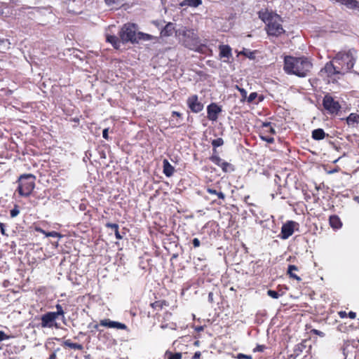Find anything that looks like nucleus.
Segmentation results:
<instances>
[{
  "label": "nucleus",
  "mask_w": 359,
  "mask_h": 359,
  "mask_svg": "<svg viewBox=\"0 0 359 359\" xmlns=\"http://www.w3.org/2000/svg\"><path fill=\"white\" fill-rule=\"evenodd\" d=\"M312 67V62L306 57L285 56L284 58L283 69L288 74L305 77L310 72Z\"/></svg>",
  "instance_id": "nucleus-1"
},
{
  "label": "nucleus",
  "mask_w": 359,
  "mask_h": 359,
  "mask_svg": "<svg viewBox=\"0 0 359 359\" xmlns=\"http://www.w3.org/2000/svg\"><path fill=\"white\" fill-rule=\"evenodd\" d=\"M258 15L265 23V30L269 36L278 37L285 32L279 15L266 9L259 11Z\"/></svg>",
  "instance_id": "nucleus-2"
},
{
  "label": "nucleus",
  "mask_w": 359,
  "mask_h": 359,
  "mask_svg": "<svg viewBox=\"0 0 359 359\" xmlns=\"http://www.w3.org/2000/svg\"><path fill=\"white\" fill-rule=\"evenodd\" d=\"M137 25L135 23L128 22L124 24L119 31L118 36L123 43L128 42L135 44L140 41H151L154 36L142 32H137Z\"/></svg>",
  "instance_id": "nucleus-3"
},
{
  "label": "nucleus",
  "mask_w": 359,
  "mask_h": 359,
  "mask_svg": "<svg viewBox=\"0 0 359 359\" xmlns=\"http://www.w3.org/2000/svg\"><path fill=\"white\" fill-rule=\"evenodd\" d=\"M355 53L354 49L341 50L333 57V62L339 65L344 74L349 72L353 67L355 62Z\"/></svg>",
  "instance_id": "nucleus-4"
},
{
  "label": "nucleus",
  "mask_w": 359,
  "mask_h": 359,
  "mask_svg": "<svg viewBox=\"0 0 359 359\" xmlns=\"http://www.w3.org/2000/svg\"><path fill=\"white\" fill-rule=\"evenodd\" d=\"M179 36L180 41L182 45L189 48H194L195 46L200 42V38L196 30L192 28L184 27L176 32Z\"/></svg>",
  "instance_id": "nucleus-5"
},
{
  "label": "nucleus",
  "mask_w": 359,
  "mask_h": 359,
  "mask_svg": "<svg viewBox=\"0 0 359 359\" xmlns=\"http://www.w3.org/2000/svg\"><path fill=\"white\" fill-rule=\"evenodd\" d=\"M36 177L32 174L21 175L17 181L18 186L16 189L20 196L28 197L35 187Z\"/></svg>",
  "instance_id": "nucleus-6"
},
{
  "label": "nucleus",
  "mask_w": 359,
  "mask_h": 359,
  "mask_svg": "<svg viewBox=\"0 0 359 359\" xmlns=\"http://www.w3.org/2000/svg\"><path fill=\"white\" fill-rule=\"evenodd\" d=\"M323 106L330 114H337L341 109L339 102L335 100L329 93L325 95L323 99Z\"/></svg>",
  "instance_id": "nucleus-7"
},
{
  "label": "nucleus",
  "mask_w": 359,
  "mask_h": 359,
  "mask_svg": "<svg viewBox=\"0 0 359 359\" xmlns=\"http://www.w3.org/2000/svg\"><path fill=\"white\" fill-rule=\"evenodd\" d=\"M276 133L275 129L271 122H264L262 125L260 137L262 140L272 144L274 142V138L272 136Z\"/></svg>",
  "instance_id": "nucleus-8"
},
{
  "label": "nucleus",
  "mask_w": 359,
  "mask_h": 359,
  "mask_svg": "<svg viewBox=\"0 0 359 359\" xmlns=\"http://www.w3.org/2000/svg\"><path fill=\"white\" fill-rule=\"evenodd\" d=\"M187 104L190 111L193 113H200L204 109V104L198 98L197 95H191L187 100Z\"/></svg>",
  "instance_id": "nucleus-9"
},
{
  "label": "nucleus",
  "mask_w": 359,
  "mask_h": 359,
  "mask_svg": "<svg viewBox=\"0 0 359 359\" xmlns=\"http://www.w3.org/2000/svg\"><path fill=\"white\" fill-rule=\"evenodd\" d=\"M57 317L53 312H47L41 317V326L43 328H58V325L55 323Z\"/></svg>",
  "instance_id": "nucleus-10"
},
{
  "label": "nucleus",
  "mask_w": 359,
  "mask_h": 359,
  "mask_svg": "<svg viewBox=\"0 0 359 359\" xmlns=\"http://www.w3.org/2000/svg\"><path fill=\"white\" fill-rule=\"evenodd\" d=\"M296 226H298V224L294 221H287L283 224L281 227L280 238L287 239L293 234Z\"/></svg>",
  "instance_id": "nucleus-11"
},
{
  "label": "nucleus",
  "mask_w": 359,
  "mask_h": 359,
  "mask_svg": "<svg viewBox=\"0 0 359 359\" xmlns=\"http://www.w3.org/2000/svg\"><path fill=\"white\" fill-rule=\"evenodd\" d=\"M321 72L325 73L328 77H331L336 74H344L339 65L337 64L334 65L333 61L327 62L321 69Z\"/></svg>",
  "instance_id": "nucleus-12"
},
{
  "label": "nucleus",
  "mask_w": 359,
  "mask_h": 359,
  "mask_svg": "<svg viewBox=\"0 0 359 359\" xmlns=\"http://www.w3.org/2000/svg\"><path fill=\"white\" fill-rule=\"evenodd\" d=\"M222 111L221 106H219L217 103L212 102L207 107V117L210 121H216Z\"/></svg>",
  "instance_id": "nucleus-13"
},
{
  "label": "nucleus",
  "mask_w": 359,
  "mask_h": 359,
  "mask_svg": "<svg viewBox=\"0 0 359 359\" xmlns=\"http://www.w3.org/2000/svg\"><path fill=\"white\" fill-rule=\"evenodd\" d=\"M99 325L103 327L114 328L117 330H127L128 328L126 324L116 321H112L109 318L100 320Z\"/></svg>",
  "instance_id": "nucleus-14"
},
{
  "label": "nucleus",
  "mask_w": 359,
  "mask_h": 359,
  "mask_svg": "<svg viewBox=\"0 0 359 359\" xmlns=\"http://www.w3.org/2000/svg\"><path fill=\"white\" fill-rule=\"evenodd\" d=\"M219 57L221 58H227L229 59L232 56L231 48L229 45H219Z\"/></svg>",
  "instance_id": "nucleus-15"
},
{
  "label": "nucleus",
  "mask_w": 359,
  "mask_h": 359,
  "mask_svg": "<svg viewBox=\"0 0 359 359\" xmlns=\"http://www.w3.org/2000/svg\"><path fill=\"white\" fill-rule=\"evenodd\" d=\"M175 172L174 167L170 163L168 159L163 161V172L166 177H171Z\"/></svg>",
  "instance_id": "nucleus-16"
},
{
  "label": "nucleus",
  "mask_w": 359,
  "mask_h": 359,
  "mask_svg": "<svg viewBox=\"0 0 359 359\" xmlns=\"http://www.w3.org/2000/svg\"><path fill=\"white\" fill-rule=\"evenodd\" d=\"M329 224L334 229H339L342 226V222L339 216L333 215L329 217Z\"/></svg>",
  "instance_id": "nucleus-17"
},
{
  "label": "nucleus",
  "mask_w": 359,
  "mask_h": 359,
  "mask_svg": "<svg viewBox=\"0 0 359 359\" xmlns=\"http://www.w3.org/2000/svg\"><path fill=\"white\" fill-rule=\"evenodd\" d=\"M169 306V303L168 301L165 299H161L155 301L153 303L150 304V306L156 311H161L164 307H167Z\"/></svg>",
  "instance_id": "nucleus-18"
},
{
  "label": "nucleus",
  "mask_w": 359,
  "mask_h": 359,
  "mask_svg": "<svg viewBox=\"0 0 359 359\" xmlns=\"http://www.w3.org/2000/svg\"><path fill=\"white\" fill-rule=\"evenodd\" d=\"M206 191L210 194L216 195L218 198L222 199V201H224L225 199V195L222 191L221 187H219L217 189L212 187H207Z\"/></svg>",
  "instance_id": "nucleus-19"
},
{
  "label": "nucleus",
  "mask_w": 359,
  "mask_h": 359,
  "mask_svg": "<svg viewBox=\"0 0 359 359\" xmlns=\"http://www.w3.org/2000/svg\"><path fill=\"white\" fill-rule=\"evenodd\" d=\"M120 40L115 35H107L106 41L107 42L111 43L114 48L118 50L120 48Z\"/></svg>",
  "instance_id": "nucleus-20"
},
{
  "label": "nucleus",
  "mask_w": 359,
  "mask_h": 359,
  "mask_svg": "<svg viewBox=\"0 0 359 359\" xmlns=\"http://www.w3.org/2000/svg\"><path fill=\"white\" fill-rule=\"evenodd\" d=\"M341 4L349 9L359 11V1L357 0H342Z\"/></svg>",
  "instance_id": "nucleus-21"
},
{
  "label": "nucleus",
  "mask_w": 359,
  "mask_h": 359,
  "mask_svg": "<svg viewBox=\"0 0 359 359\" xmlns=\"http://www.w3.org/2000/svg\"><path fill=\"white\" fill-rule=\"evenodd\" d=\"M175 31L174 25L172 22L168 23L161 32V36H172Z\"/></svg>",
  "instance_id": "nucleus-22"
},
{
  "label": "nucleus",
  "mask_w": 359,
  "mask_h": 359,
  "mask_svg": "<svg viewBox=\"0 0 359 359\" xmlns=\"http://www.w3.org/2000/svg\"><path fill=\"white\" fill-rule=\"evenodd\" d=\"M190 50H193L203 54H205L208 52L212 53L211 49H210L205 44H201L200 42L197 43V46H194V48H191Z\"/></svg>",
  "instance_id": "nucleus-23"
},
{
  "label": "nucleus",
  "mask_w": 359,
  "mask_h": 359,
  "mask_svg": "<svg viewBox=\"0 0 359 359\" xmlns=\"http://www.w3.org/2000/svg\"><path fill=\"white\" fill-rule=\"evenodd\" d=\"M202 4V0H184L180 3L181 6H190L196 8Z\"/></svg>",
  "instance_id": "nucleus-24"
},
{
  "label": "nucleus",
  "mask_w": 359,
  "mask_h": 359,
  "mask_svg": "<svg viewBox=\"0 0 359 359\" xmlns=\"http://www.w3.org/2000/svg\"><path fill=\"white\" fill-rule=\"evenodd\" d=\"M325 137V133L322 128L315 129L312 131V138L315 140H321Z\"/></svg>",
  "instance_id": "nucleus-25"
},
{
  "label": "nucleus",
  "mask_w": 359,
  "mask_h": 359,
  "mask_svg": "<svg viewBox=\"0 0 359 359\" xmlns=\"http://www.w3.org/2000/svg\"><path fill=\"white\" fill-rule=\"evenodd\" d=\"M297 270L298 268L295 265H289L287 269V274L289 275L290 278L295 279L297 281H301L302 278L294 273V271Z\"/></svg>",
  "instance_id": "nucleus-26"
},
{
  "label": "nucleus",
  "mask_w": 359,
  "mask_h": 359,
  "mask_svg": "<svg viewBox=\"0 0 359 359\" xmlns=\"http://www.w3.org/2000/svg\"><path fill=\"white\" fill-rule=\"evenodd\" d=\"M63 345L65 346H67V347H69L70 348L75 349V350L81 351L83 348V345H81L80 344H77V343H73L71 341L70 339L65 340L63 342Z\"/></svg>",
  "instance_id": "nucleus-27"
},
{
  "label": "nucleus",
  "mask_w": 359,
  "mask_h": 359,
  "mask_svg": "<svg viewBox=\"0 0 359 359\" xmlns=\"http://www.w3.org/2000/svg\"><path fill=\"white\" fill-rule=\"evenodd\" d=\"M346 123L348 125L353 124L355 123H359V115L355 113H351L346 118Z\"/></svg>",
  "instance_id": "nucleus-28"
},
{
  "label": "nucleus",
  "mask_w": 359,
  "mask_h": 359,
  "mask_svg": "<svg viewBox=\"0 0 359 359\" xmlns=\"http://www.w3.org/2000/svg\"><path fill=\"white\" fill-rule=\"evenodd\" d=\"M211 144L213 147V152L217 153L216 148L222 146L224 144V140L222 137H218L217 139L213 140Z\"/></svg>",
  "instance_id": "nucleus-29"
},
{
  "label": "nucleus",
  "mask_w": 359,
  "mask_h": 359,
  "mask_svg": "<svg viewBox=\"0 0 359 359\" xmlns=\"http://www.w3.org/2000/svg\"><path fill=\"white\" fill-rule=\"evenodd\" d=\"M165 356L168 359H182L181 353H172L171 351H166Z\"/></svg>",
  "instance_id": "nucleus-30"
},
{
  "label": "nucleus",
  "mask_w": 359,
  "mask_h": 359,
  "mask_svg": "<svg viewBox=\"0 0 359 359\" xmlns=\"http://www.w3.org/2000/svg\"><path fill=\"white\" fill-rule=\"evenodd\" d=\"M219 167L225 172H227L230 170H233V165L226 161H224L222 163H221V165Z\"/></svg>",
  "instance_id": "nucleus-31"
},
{
  "label": "nucleus",
  "mask_w": 359,
  "mask_h": 359,
  "mask_svg": "<svg viewBox=\"0 0 359 359\" xmlns=\"http://www.w3.org/2000/svg\"><path fill=\"white\" fill-rule=\"evenodd\" d=\"M210 160L219 167L221 165V163L224 162V161H222V159L218 155L216 154H213L212 156H211L210 157Z\"/></svg>",
  "instance_id": "nucleus-32"
},
{
  "label": "nucleus",
  "mask_w": 359,
  "mask_h": 359,
  "mask_svg": "<svg viewBox=\"0 0 359 359\" xmlns=\"http://www.w3.org/2000/svg\"><path fill=\"white\" fill-rule=\"evenodd\" d=\"M55 308H56L57 311L55 312H53V313L56 315V316L57 318L59 316H62V318H65V312L63 310L62 306L60 304H56Z\"/></svg>",
  "instance_id": "nucleus-33"
},
{
  "label": "nucleus",
  "mask_w": 359,
  "mask_h": 359,
  "mask_svg": "<svg viewBox=\"0 0 359 359\" xmlns=\"http://www.w3.org/2000/svg\"><path fill=\"white\" fill-rule=\"evenodd\" d=\"M236 88L238 90V91L240 92L241 95L242 97L241 101L242 102L245 101L247 98V91L244 88H240L238 86H236Z\"/></svg>",
  "instance_id": "nucleus-34"
},
{
  "label": "nucleus",
  "mask_w": 359,
  "mask_h": 359,
  "mask_svg": "<svg viewBox=\"0 0 359 359\" xmlns=\"http://www.w3.org/2000/svg\"><path fill=\"white\" fill-rule=\"evenodd\" d=\"M20 212L19 206L18 205H15L13 209H12L10 212V215L11 217H15L18 215Z\"/></svg>",
  "instance_id": "nucleus-35"
},
{
  "label": "nucleus",
  "mask_w": 359,
  "mask_h": 359,
  "mask_svg": "<svg viewBox=\"0 0 359 359\" xmlns=\"http://www.w3.org/2000/svg\"><path fill=\"white\" fill-rule=\"evenodd\" d=\"M47 237H54V238H61L63 237V236L59 232L53 231L48 232V233L47 234Z\"/></svg>",
  "instance_id": "nucleus-36"
},
{
  "label": "nucleus",
  "mask_w": 359,
  "mask_h": 359,
  "mask_svg": "<svg viewBox=\"0 0 359 359\" xmlns=\"http://www.w3.org/2000/svg\"><path fill=\"white\" fill-rule=\"evenodd\" d=\"M257 95H258L256 92L251 93L250 95L246 98L248 102H252L257 97Z\"/></svg>",
  "instance_id": "nucleus-37"
},
{
  "label": "nucleus",
  "mask_w": 359,
  "mask_h": 359,
  "mask_svg": "<svg viewBox=\"0 0 359 359\" xmlns=\"http://www.w3.org/2000/svg\"><path fill=\"white\" fill-rule=\"evenodd\" d=\"M267 294L269 296H270L271 297H272L273 299H278L280 296V294L278 292H276L275 290H268Z\"/></svg>",
  "instance_id": "nucleus-38"
},
{
  "label": "nucleus",
  "mask_w": 359,
  "mask_h": 359,
  "mask_svg": "<svg viewBox=\"0 0 359 359\" xmlns=\"http://www.w3.org/2000/svg\"><path fill=\"white\" fill-rule=\"evenodd\" d=\"M266 348V346L265 345H260V344H258L257 345V346L253 349V352L254 353H256V352H264V350Z\"/></svg>",
  "instance_id": "nucleus-39"
},
{
  "label": "nucleus",
  "mask_w": 359,
  "mask_h": 359,
  "mask_svg": "<svg viewBox=\"0 0 359 359\" xmlns=\"http://www.w3.org/2000/svg\"><path fill=\"white\" fill-rule=\"evenodd\" d=\"M105 226L107 228L111 229L112 230H114V231H115L116 230H118V229H119V226L117 224L109 223V222L105 224Z\"/></svg>",
  "instance_id": "nucleus-40"
},
{
  "label": "nucleus",
  "mask_w": 359,
  "mask_h": 359,
  "mask_svg": "<svg viewBox=\"0 0 359 359\" xmlns=\"http://www.w3.org/2000/svg\"><path fill=\"white\" fill-rule=\"evenodd\" d=\"M123 0H105V3L108 6H111L113 4H121Z\"/></svg>",
  "instance_id": "nucleus-41"
},
{
  "label": "nucleus",
  "mask_w": 359,
  "mask_h": 359,
  "mask_svg": "<svg viewBox=\"0 0 359 359\" xmlns=\"http://www.w3.org/2000/svg\"><path fill=\"white\" fill-rule=\"evenodd\" d=\"M242 53L245 55L246 57L250 58V59H253L255 57V53L254 52H252L250 50H243L242 52Z\"/></svg>",
  "instance_id": "nucleus-42"
},
{
  "label": "nucleus",
  "mask_w": 359,
  "mask_h": 359,
  "mask_svg": "<svg viewBox=\"0 0 359 359\" xmlns=\"http://www.w3.org/2000/svg\"><path fill=\"white\" fill-rule=\"evenodd\" d=\"M236 358H238V359H252V357L250 355H245L243 353H238L236 355Z\"/></svg>",
  "instance_id": "nucleus-43"
},
{
  "label": "nucleus",
  "mask_w": 359,
  "mask_h": 359,
  "mask_svg": "<svg viewBox=\"0 0 359 359\" xmlns=\"http://www.w3.org/2000/svg\"><path fill=\"white\" fill-rule=\"evenodd\" d=\"M311 333L312 334H316V335H318L320 336V337H323L325 336V333L318 330H316V329H312L311 330Z\"/></svg>",
  "instance_id": "nucleus-44"
},
{
  "label": "nucleus",
  "mask_w": 359,
  "mask_h": 359,
  "mask_svg": "<svg viewBox=\"0 0 359 359\" xmlns=\"http://www.w3.org/2000/svg\"><path fill=\"white\" fill-rule=\"evenodd\" d=\"M35 231L36 232H39V233H41L45 235L46 237H47V234L49 232V231H46L43 230V229H41V227H39V226L35 227Z\"/></svg>",
  "instance_id": "nucleus-45"
},
{
  "label": "nucleus",
  "mask_w": 359,
  "mask_h": 359,
  "mask_svg": "<svg viewBox=\"0 0 359 359\" xmlns=\"http://www.w3.org/2000/svg\"><path fill=\"white\" fill-rule=\"evenodd\" d=\"M192 244H193V245H194V248H198V247H199V246H200V245H201V242H200V241H199V239H198V238H194V239L192 240Z\"/></svg>",
  "instance_id": "nucleus-46"
},
{
  "label": "nucleus",
  "mask_w": 359,
  "mask_h": 359,
  "mask_svg": "<svg viewBox=\"0 0 359 359\" xmlns=\"http://www.w3.org/2000/svg\"><path fill=\"white\" fill-rule=\"evenodd\" d=\"M108 131H109V129L108 128H105L102 131V137L104 139L108 140H109V135H108Z\"/></svg>",
  "instance_id": "nucleus-47"
},
{
  "label": "nucleus",
  "mask_w": 359,
  "mask_h": 359,
  "mask_svg": "<svg viewBox=\"0 0 359 359\" xmlns=\"http://www.w3.org/2000/svg\"><path fill=\"white\" fill-rule=\"evenodd\" d=\"M8 336H7L3 331H0V341L8 339Z\"/></svg>",
  "instance_id": "nucleus-48"
},
{
  "label": "nucleus",
  "mask_w": 359,
  "mask_h": 359,
  "mask_svg": "<svg viewBox=\"0 0 359 359\" xmlns=\"http://www.w3.org/2000/svg\"><path fill=\"white\" fill-rule=\"evenodd\" d=\"M0 231L2 235L7 236V234L6 233L5 224L2 222H0Z\"/></svg>",
  "instance_id": "nucleus-49"
},
{
  "label": "nucleus",
  "mask_w": 359,
  "mask_h": 359,
  "mask_svg": "<svg viewBox=\"0 0 359 359\" xmlns=\"http://www.w3.org/2000/svg\"><path fill=\"white\" fill-rule=\"evenodd\" d=\"M172 116H176L179 119H182V114L181 113H180V112H178V111H173L172 112Z\"/></svg>",
  "instance_id": "nucleus-50"
},
{
  "label": "nucleus",
  "mask_w": 359,
  "mask_h": 359,
  "mask_svg": "<svg viewBox=\"0 0 359 359\" xmlns=\"http://www.w3.org/2000/svg\"><path fill=\"white\" fill-rule=\"evenodd\" d=\"M338 314L341 318H346L348 316V313L345 311H340L338 312Z\"/></svg>",
  "instance_id": "nucleus-51"
},
{
  "label": "nucleus",
  "mask_w": 359,
  "mask_h": 359,
  "mask_svg": "<svg viewBox=\"0 0 359 359\" xmlns=\"http://www.w3.org/2000/svg\"><path fill=\"white\" fill-rule=\"evenodd\" d=\"M306 348V345H304V342H302L300 344H299L297 346V348L298 350H299L300 351H302V349L303 348Z\"/></svg>",
  "instance_id": "nucleus-52"
},
{
  "label": "nucleus",
  "mask_w": 359,
  "mask_h": 359,
  "mask_svg": "<svg viewBox=\"0 0 359 359\" xmlns=\"http://www.w3.org/2000/svg\"><path fill=\"white\" fill-rule=\"evenodd\" d=\"M114 234H115V236H116V239H118V240L122 239V236H121L118 230H116L114 231Z\"/></svg>",
  "instance_id": "nucleus-53"
},
{
  "label": "nucleus",
  "mask_w": 359,
  "mask_h": 359,
  "mask_svg": "<svg viewBox=\"0 0 359 359\" xmlns=\"http://www.w3.org/2000/svg\"><path fill=\"white\" fill-rule=\"evenodd\" d=\"M351 319H354L356 317V313L353 311H350L348 313V316Z\"/></svg>",
  "instance_id": "nucleus-54"
},
{
  "label": "nucleus",
  "mask_w": 359,
  "mask_h": 359,
  "mask_svg": "<svg viewBox=\"0 0 359 359\" xmlns=\"http://www.w3.org/2000/svg\"><path fill=\"white\" fill-rule=\"evenodd\" d=\"M201 352L199 351H197L194 353V356H193V359H199L201 358Z\"/></svg>",
  "instance_id": "nucleus-55"
},
{
  "label": "nucleus",
  "mask_w": 359,
  "mask_h": 359,
  "mask_svg": "<svg viewBox=\"0 0 359 359\" xmlns=\"http://www.w3.org/2000/svg\"><path fill=\"white\" fill-rule=\"evenodd\" d=\"M56 358H57L56 353H55V352H53L50 355V356L48 359H56Z\"/></svg>",
  "instance_id": "nucleus-56"
},
{
  "label": "nucleus",
  "mask_w": 359,
  "mask_h": 359,
  "mask_svg": "<svg viewBox=\"0 0 359 359\" xmlns=\"http://www.w3.org/2000/svg\"><path fill=\"white\" fill-rule=\"evenodd\" d=\"M4 43V40L0 39V46Z\"/></svg>",
  "instance_id": "nucleus-57"
},
{
  "label": "nucleus",
  "mask_w": 359,
  "mask_h": 359,
  "mask_svg": "<svg viewBox=\"0 0 359 359\" xmlns=\"http://www.w3.org/2000/svg\"><path fill=\"white\" fill-rule=\"evenodd\" d=\"M263 99H264L263 96H260V97H259V102L262 101V100H263Z\"/></svg>",
  "instance_id": "nucleus-58"
},
{
  "label": "nucleus",
  "mask_w": 359,
  "mask_h": 359,
  "mask_svg": "<svg viewBox=\"0 0 359 359\" xmlns=\"http://www.w3.org/2000/svg\"><path fill=\"white\" fill-rule=\"evenodd\" d=\"M98 326H99V325L96 324V325H94V328L95 330H98Z\"/></svg>",
  "instance_id": "nucleus-59"
},
{
  "label": "nucleus",
  "mask_w": 359,
  "mask_h": 359,
  "mask_svg": "<svg viewBox=\"0 0 359 359\" xmlns=\"http://www.w3.org/2000/svg\"><path fill=\"white\" fill-rule=\"evenodd\" d=\"M355 198L357 199V201H359V198H358V196H356V198Z\"/></svg>",
  "instance_id": "nucleus-60"
},
{
  "label": "nucleus",
  "mask_w": 359,
  "mask_h": 359,
  "mask_svg": "<svg viewBox=\"0 0 359 359\" xmlns=\"http://www.w3.org/2000/svg\"><path fill=\"white\" fill-rule=\"evenodd\" d=\"M355 198L357 199V201H359V198H358V196H356V198Z\"/></svg>",
  "instance_id": "nucleus-61"
}]
</instances>
